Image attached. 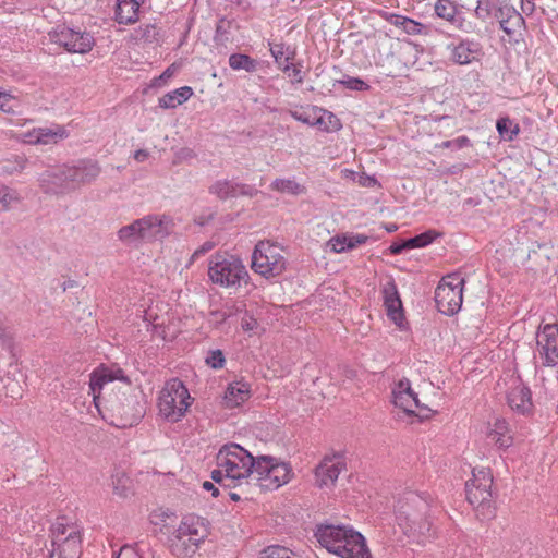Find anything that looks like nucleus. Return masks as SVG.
Instances as JSON below:
<instances>
[{
  "label": "nucleus",
  "mask_w": 558,
  "mask_h": 558,
  "mask_svg": "<svg viewBox=\"0 0 558 558\" xmlns=\"http://www.w3.org/2000/svg\"><path fill=\"white\" fill-rule=\"evenodd\" d=\"M100 173V167L97 162H87L73 171V181L84 184L96 179Z\"/></svg>",
  "instance_id": "33"
},
{
  "label": "nucleus",
  "mask_w": 558,
  "mask_h": 558,
  "mask_svg": "<svg viewBox=\"0 0 558 558\" xmlns=\"http://www.w3.org/2000/svg\"><path fill=\"white\" fill-rule=\"evenodd\" d=\"M315 536L322 547L340 558H372L364 536L348 525H319Z\"/></svg>",
  "instance_id": "3"
},
{
  "label": "nucleus",
  "mask_w": 558,
  "mask_h": 558,
  "mask_svg": "<svg viewBox=\"0 0 558 558\" xmlns=\"http://www.w3.org/2000/svg\"><path fill=\"white\" fill-rule=\"evenodd\" d=\"M117 558H142V556L134 546L125 545L121 547Z\"/></svg>",
  "instance_id": "50"
},
{
  "label": "nucleus",
  "mask_w": 558,
  "mask_h": 558,
  "mask_svg": "<svg viewBox=\"0 0 558 558\" xmlns=\"http://www.w3.org/2000/svg\"><path fill=\"white\" fill-rule=\"evenodd\" d=\"M391 396L393 405L409 417L415 416L420 420H426L436 413L435 410L420 401L408 378L395 383Z\"/></svg>",
  "instance_id": "10"
},
{
  "label": "nucleus",
  "mask_w": 558,
  "mask_h": 558,
  "mask_svg": "<svg viewBox=\"0 0 558 558\" xmlns=\"http://www.w3.org/2000/svg\"><path fill=\"white\" fill-rule=\"evenodd\" d=\"M288 76L291 83L301 84L304 81L303 64L301 62L292 63L291 61L279 66Z\"/></svg>",
  "instance_id": "39"
},
{
  "label": "nucleus",
  "mask_w": 558,
  "mask_h": 558,
  "mask_svg": "<svg viewBox=\"0 0 558 558\" xmlns=\"http://www.w3.org/2000/svg\"><path fill=\"white\" fill-rule=\"evenodd\" d=\"M270 187L274 191L291 195H298L304 192V187L291 179H276Z\"/></svg>",
  "instance_id": "37"
},
{
  "label": "nucleus",
  "mask_w": 558,
  "mask_h": 558,
  "mask_svg": "<svg viewBox=\"0 0 558 558\" xmlns=\"http://www.w3.org/2000/svg\"><path fill=\"white\" fill-rule=\"evenodd\" d=\"M537 351L546 366L558 364V326L546 324L537 336Z\"/></svg>",
  "instance_id": "14"
},
{
  "label": "nucleus",
  "mask_w": 558,
  "mask_h": 558,
  "mask_svg": "<svg viewBox=\"0 0 558 558\" xmlns=\"http://www.w3.org/2000/svg\"><path fill=\"white\" fill-rule=\"evenodd\" d=\"M229 65L235 71L245 70L246 72H253L256 70L255 61L247 54L242 53L231 54L229 58Z\"/></svg>",
  "instance_id": "38"
},
{
  "label": "nucleus",
  "mask_w": 558,
  "mask_h": 558,
  "mask_svg": "<svg viewBox=\"0 0 558 558\" xmlns=\"http://www.w3.org/2000/svg\"><path fill=\"white\" fill-rule=\"evenodd\" d=\"M210 534L209 522L199 515L184 517L174 532L169 536L171 553L178 558H190Z\"/></svg>",
  "instance_id": "5"
},
{
  "label": "nucleus",
  "mask_w": 558,
  "mask_h": 558,
  "mask_svg": "<svg viewBox=\"0 0 558 558\" xmlns=\"http://www.w3.org/2000/svg\"><path fill=\"white\" fill-rule=\"evenodd\" d=\"M437 236H438V233L436 231L428 230V231L421 233L412 239H409L408 241H405V245H409V248L424 247V246L430 244Z\"/></svg>",
  "instance_id": "43"
},
{
  "label": "nucleus",
  "mask_w": 558,
  "mask_h": 558,
  "mask_svg": "<svg viewBox=\"0 0 558 558\" xmlns=\"http://www.w3.org/2000/svg\"><path fill=\"white\" fill-rule=\"evenodd\" d=\"M464 279L459 274H450L440 280L435 291V301L439 312L453 315L461 308Z\"/></svg>",
  "instance_id": "12"
},
{
  "label": "nucleus",
  "mask_w": 558,
  "mask_h": 558,
  "mask_svg": "<svg viewBox=\"0 0 558 558\" xmlns=\"http://www.w3.org/2000/svg\"><path fill=\"white\" fill-rule=\"evenodd\" d=\"M256 456L236 442L221 446L216 456L217 468L211 472V478L229 487L247 485L253 477Z\"/></svg>",
  "instance_id": "2"
},
{
  "label": "nucleus",
  "mask_w": 558,
  "mask_h": 558,
  "mask_svg": "<svg viewBox=\"0 0 558 558\" xmlns=\"http://www.w3.org/2000/svg\"><path fill=\"white\" fill-rule=\"evenodd\" d=\"M481 54V48L473 40H461L458 45L451 47V59L458 64H469L476 60Z\"/></svg>",
  "instance_id": "24"
},
{
  "label": "nucleus",
  "mask_w": 558,
  "mask_h": 558,
  "mask_svg": "<svg viewBox=\"0 0 558 558\" xmlns=\"http://www.w3.org/2000/svg\"><path fill=\"white\" fill-rule=\"evenodd\" d=\"M386 76L395 77L396 75L391 72L385 73Z\"/></svg>",
  "instance_id": "63"
},
{
  "label": "nucleus",
  "mask_w": 558,
  "mask_h": 558,
  "mask_svg": "<svg viewBox=\"0 0 558 558\" xmlns=\"http://www.w3.org/2000/svg\"><path fill=\"white\" fill-rule=\"evenodd\" d=\"M368 240V236L361 233H341L332 236L328 242L327 246L335 253H344L352 251Z\"/></svg>",
  "instance_id": "22"
},
{
  "label": "nucleus",
  "mask_w": 558,
  "mask_h": 558,
  "mask_svg": "<svg viewBox=\"0 0 558 558\" xmlns=\"http://www.w3.org/2000/svg\"><path fill=\"white\" fill-rule=\"evenodd\" d=\"M68 132L63 126L56 125L54 128H38L29 132L22 133L19 138L26 144H56L65 138Z\"/></svg>",
  "instance_id": "17"
},
{
  "label": "nucleus",
  "mask_w": 558,
  "mask_h": 558,
  "mask_svg": "<svg viewBox=\"0 0 558 558\" xmlns=\"http://www.w3.org/2000/svg\"><path fill=\"white\" fill-rule=\"evenodd\" d=\"M175 72H177L175 65L171 64L162 72V74H160L159 76L155 77L151 81V86L153 87H161V86L166 85L167 82L175 74Z\"/></svg>",
  "instance_id": "47"
},
{
  "label": "nucleus",
  "mask_w": 558,
  "mask_h": 558,
  "mask_svg": "<svg viewBox=\"0 0 558 558\" xmlns=\"http://www.w3.org/2000/svg\"><path fill=\"white\" fill-rule=\"evenodd\" d=\"M112 493L120 499H126L134 495L133 480L124 472H117L111 477Z\"/></svg>",
  "instance_id": "29"
},
{
  "label": "nucleus",
  "mask_w": 558,
  "mask_h": 558,
  "mask_svg": "<svg viewBox=\"0 0 558 558\" xmlns=\"http://www.w3.org/2000/svg\"><path fill=\"white\" fill-rule=\"evenodd\" d=\"M17 99L12 94L2 90L0 87V110L7 113L14 112Z\"/></svg>",
  "instance_id": "45"
},
{
  "label": "nucleus",
  "mask_w": 558,
  "mask_h": 558,
  "mask_svg": "<svg viewBox=\"0 0 558 558\" xmlns=\"http://www.w3.org/2000/svg\"><path fill=\"white\" fill-rule=\"evenodd\" d=\"M377 183V181L374 178H367L366 182L363 183L364 185L373 186Z\"/></svg>",
  "instance_id": "58"
},
{
  "label": "nucleus",
  "mask_w": 558,
  "mask_h": 558,
  "mask_svg": "<svg viewBox=\"0 0 558 558\" xmlns=\"http://www.w3.org/2000/svg\"><path fill=\"white\" fill-rule=\"evenodd\" d=\"M205 362L213 369H221L226 364V357L221 350H211L208 352Z\"/></svg>",
  "instance_id": "44"
},
{
  "label": "nucleus",
  "mask_w": 558,
  "mask_h": 558,
  "mask_svg": "<svg viewBox=\"0 0 558 558\" xmlns=\"http://www.w3.org/2000/svg\"><path fill=\"white\" fill-rule=\"evenodd\" d=\"M7 395H9L13 399L22 398V388L16 381L9 383L7 385Z\"/></svg>",
  "instance_id": "51"
},
{
  "label": "nucleus",
  "mask_w": 558,
  "mask_h": 558,
  "mask_svg": "<svg viewBox=\"0 0 558 558\" xmlns=\"http://www.w3.org/2000/svg\"><path fill=\"white\" fill-rule=\"evenodd\" d=\"M287 267L283 247L271 241H259L252 253V270L266 279L280 276Z\"/></svg>",
  "instance_id": "8"
},
{
  "label": "nucleus",
  "mask_w": 558,
  "mask_h": 558,
  "mask_svg": "<svg viewBox=\"0 0 558 558\" xmlns=\"http://www.w3.org/2000/svg\"><path fill=\"white\" fill-rule=\"evenodd\" d=\"M21 197L15 190L0 183V211H8L19 204Z\"/></svg>",
  "instance_id": "36"
},
{
  "label": "nucleus",
  "mask_w": 558,
  "mask_h": 558,
  "mask_svg": "<svg viewBox=\"0 0 558 558\" xmlns=\"http://www.w3.org/2000/svg\"><path fill=\"white\" fill-rule=\"evenodd\" d=\"M442 146L447 147V148L453 147V143H452V141H447V142L442 143Z\"/></svg>",
  "instance_id": "60"
},
{
  "label": "nucleus",
  "mask_w": 558,
  "mask_h": 558,
  "mask_svg": "<svg viewBox=\"0 0 558 558\" xmlns=\"http://www.w3.org/2000/svg\"><path fill=\"white\" fill-rule=\"evenodd\" d=\"M47 35H48V36H51V35H58V34H57L54 31H49V32L47 33Z\"/></svg>",
  "instance_id": "62"
},
{
  "label": "nucleus",
  "mask_w": 558,
  "mask_h": 558,
  "mask_svg": "<svg viewBox=\"0 0 558 558\" xmlns=\"http://www.w3.org/2000/svg\"><path fill=\"white\" fill-rule=\"evenodd\" d=\"M203 488L207 492H211V495L214 497H217L219 495V489L209 481H205L203 483Z\"/></svg>",
  "instance_id": "55"
},
{
  "label": "nucleus",
  "mask_w": 558,
  "mask_h": 558,
  "mask_svg": "<svg viewBox=\"0 0 558 558\" xmlns=\"http://www.w3.org/2000/svg\"><path fill=\"white\" fill-rule=\"evenodd\" d=\"M506 399L510 409L521 415L533 413L534 404L530 388L519 376L511 375L507 380Z\"/></svg>",
  "instance_id": "13"
},
{
  "label": "nucleus",
  "mask_w": 558,
  "mask_h": 558,
  "mask_svg": "<svg viewBox=\"0 0 558 558\" xmlns=\"http://www.w3.org/2000/svg\"><path fill=\"white\" fill-rule=\"evenodd\" d=\"M207 276L211 284L230 290H239L251 280L242 258L227 252H216L208 258Z\"/></svg>",
  "instance_id": "4"
},
{
  "label": "nucleus",
  "mask_w": 558,
  "mask_h": 558,
  "mask_svg": "<svg viewBox=\"0 0 558 558\" xmlns=\"http://www.w3.org/2000/svg\"><path fill=\"white\" fill-rule=\"evenodd\" d=\"M381 294L388 318L398 329H407L408 322L396 283L392 280L386 282L383 287Z\"/></svg>",
  "instance_id": "15"
},
{
  "label": "nucleus",
  "mask_w": 558,
  "mask_h": 558,
  "mask_svg": "<svg viewBox=\"0 0 558 558\" xmlns=\"http://www.w3.org/2000/svg\"><path fill=\"white\" fill-rule=\"evenodd\" d=\"M493 474L488 468H474L465 484L466 500L484 518L493 514Z\"/></svg>",
  "instance_id": "9"
},
{
  "label": "nucleus",
  "mask_w": 558,
  "mask_h": 558,
  "mask_svg": "<svg viewBox=\"0 0 558 558\" xmlns=\"http://www.w3.org/2000/svg\"><path fill=\"white\" fill-rule=\"evenodd\" d=\"M192 403L193 398L185 385L172 378L158 392V415L168 423H179L186 416Z\"/></svg>",
  "instance_id": "6"
},
{
  "label": "nucleus",
  "mask_w": 558,
  "mask_h": 558,
  "mask_svg": "<svg viewBox=\"0 0 558 558\" xmlns=\"http://www.w3.org/2000/svg\"><path fill=\"white\" fill-rule=\"evenodd\" d=\"M345 470L344 460L339 456H327L315 469V484L319 488L331 489Z\"/></svg>",
  "instance_id": "16"
},
{
  "label": "nucleus",
  "mask_w": 558,
  "mask_h": 558,
  "mask_svg": "<svg viewBox=\"0 0 558 558\" xmlns=\"http://www.w3.org/2000/svg\"><path fill=\"white\" fill-rule=\"evenodd\" d=\"M253 477L262 490L274 492L294 478L290 461L271 454L256 456Z\"/></svg>",
  "instance_id": "7"
},
{
  "label": "nucleus",
  "mask_w": 558,
  "mask_h": 558,
  "mask_svg": "<svg viewBox=\"0 0 558 558\" xmlns=\"http://www.w3.org/2000/svg\"><path fill=\"white\" fill-rule=\"evenodd\" d=\"M142 241H151L168 232L169 221L165 217L146 216L140 219Z\"/></svg>",
  "instance_id": "21"
},
{
  "label": "nucleus",
  "mask_w": 558,
  "mask_h": 558,
  "mask_svg": "<svg viewBox=\"0 0 558 558\" xmlns=\"http://www.w3.org/2000/svg\"><path fill=\"white\" fill-rule=\"evenodd\" d=\"M486 437L500 449H507L513 444L509 424L504 418H495L486 429Z\"/></svg>",
  "instance_id": "20"
},
{
  "label": "nucleus",
  "mask_w": 558,
  "mask_h": 558,
  "mask_svg": "<svg viewBox=\"0 0 558 558\" xmlns=\"http://www.w3.org/2000/svg\"><path fill=\"white\" fill-rule=\"evenodd\" d=\"M72 35H83L81 32H73Z\"/></svg>",
  "instance_id": "64"
},
{
  "label": "nucleus",
  "mask_w": 558,
  "mask_h": 558,
  "mask_svg": "<svg viewBox=\"0 0 558 558\" xmlns=\"http://www.w3.org/2000/svg\"><path fill=\"white\" fill-rule=\"evenodd\" d=\"M403 48H405V49L410 48L411 49L412 48V44L410 41L405 40V41H403Z\"/></svg>",
  "instance_id": "61"
},
{
  "label": "nucleus",
  "mask_w": 558,
  "mask_h": 558,
  "mask_svg": "<svg viewBox=\"0 0 558 558\" xmlns=\"http://www.w3.org/2000/svg\"><path fill=\"white\" fill-rule=\"evenodd\" d=\"M512 122L509 118H500L497 121L496 128L500 136H507V140L511 141L519 133V126L514 125L513 130H511L510 134H508Z\"/></svg>",
  "instance_id": "46"
},
{
  "label": "nucleus",
  "mask_w": 558,
  "mask_h": 558,
  "mask_svg": "<svg viewBox=\"0 0 558 558\" xmlns=\"http://www.w3.org/2000/svg\"><path fill=\"white\" fill-rule=\"evenodd\" d=\"M403 248H409V245H405V242L403 244H393L390 246V251L392 254H399L402 252Z\"/></svg>",
  "instance_id": "56"
},
{
  "label": "nucleus",
  "mask_w": 558,
  "mask_h": 558,
  "mask_svg": "<svg viewBox=\"0 0 558 558\" xmlns=\"http://www.w3.org/2000/svg\"><path fill=\"white\" fill-rule=\"evenodd\" d=\"M53 44L57 46L54 49H49V53L58 54L61 51L69 53H87L89 52L95 43L93 37H56Z\"/></svg>",
  "instance_id": "19"
},
{
  "label": "nucleus",
  "mask_w": 558,
  "mask_h": 558,
  "mask_svg": "<svg viewBox=\"0 0 558 558\" xmlns=\"http://www.w3.org/2000/svg\"><path fill=\"white\" fill-rule=\"evenodd\" d=\"M210 193L215 194L219 198H227L241 194L242 187L231 181L221 180L210 186Z\"/></svg>",
  "instance_id": "34"
},
{
  "label": "nucleus",
  "mask_w": 558,
  "mask_h": 558,
  "mask_svg": "<svg viewBox=\"0 0 558 558\" xmlns=\"http://www.w3.org/2000/svg\"><path fill=\"white\" fill-rule=\"evenodd\" d=\"M251 396V385L243 380H236L228 385L223 400L227 408L233 409L245 403Z\"/></svg>",
  "instance_id": "23"
},
{
  "label": "nucleus",
  "mask_w": 558,
  "mask_h": 558,
  "mask_svg": "<svg viewBox=\"0 0 558 558\" xmlns=\"http://www.w3.org/2000/svg\"><path fill=\"white\" fill-rule=\"evenodd\" d=\"M239 326L241 331L247 337H259L265 332V328L262 326L259 320L248 311H244L240 316Z\"/></svg>",
  "instance_id": "32"
},
{
  "label": "nucleus",
  "mask_w": 558,
  "mask_h": 558,
  "mask_svg": "<svg viewBox=\"0 0 558 558\" xmlns=\"http://www.w3.org/2000/svg\"><path fill=\"white\" fill-rule=\"evenodd\" d=\"M229 496L233 501H239L241 499V496L234 492L230 493Z\"/></svg>",
  "instance_id": "59"
},
{
  "label": "nucleus",
  "mask_w": 558,
  "mask_h": 558,
  "mask_svg": "<svg viewBox=\"0 0 558 558\" xmlns=\"http://www.w3.org/2000/svg\"><path fill=\"white\" fill-rule=\"evenodd\" d=\"M387 21L396 27V31L403 32L407 35H418L422 32L420 23L402 15L389 14Z\"/></svg>",
  "instance_id": "30"
},
{
  "label": "nucleus",
  "mask_w": 558,
  "mask_h": 558,
  "mask_svg": "<svg viewBox=\"0 0 558 558\" xmlns=\"http://www.w3.org/2000/svg\"><path fill=\"white\" fill-rule=\"evenodd\" d=\"M476 14L480 16V17H485L487 15V11L482 7V5H478L476 8Z\"/></svg>",
  "instance_id": "57"
},
{
  "label": "nucleus",
  "mask_w": 558,
  "mask_h": 558,
  "mask_svg": "<svg viewBox=\"0 0 558 558\" xmlns=\"http://www.w3.org/2000/svg\"><path fill=\"white\" fill-rule=\"evenodd\" d=\"M270 51L278 66L292 61L296 53V47L284 37H275L270 43Z\"/></svg>",
  "instance_id": "26"
},
{
  "label": "nucleus",
  "mask_w": 558,
  "mask_h": 558,
  "mask_svg": "<svg viewBox=\"0 0 558 558\" xmlns=\"http://www.w3.org/2000/svg\"><path fill=\"white\" fill-rule=\"evenodd\" d=\"M320 107L317 106H306L300 107L290 111V114L296 121H300L304 124L313 126L315 123L316 116L318 114Z\"/></svg>",
  "instance_id": "35"
},
{
  "label": "nucleus",
  "mask_w": 558,
  "mask_h": 558,
  "mask_svg": "<svg viewBox=\"0 0 558 558\" xmlns=\"http://www.w3.org/2000/svg\"><path fill=\"white\" fill-rule=\"evenodd\" d=\"M317 113L318 114L316 116L313 126H316L318 130L324 132H336L342 128L340 119H338L332 112L320 108Z\"/></svg>",
  "instance_id": "31"
},
{
  "label": "nucleus",
  "mask_w": 558,
  "mask_h": 558,
  "mask_svg": "<svg viewBox=\"0 0 558 558\" xmlns=\"http://www.w3.org/2000/svg\"><path fill=\"white\" fill-rule=\"evenodd\" d=\"M436 14L449 22H453L457 13L456 4L451 0H438L435 5Z\"/></svg>",
  "instance_id": "41"
},
{
  "label": "nucleus",
  "mask_w": 558,
  "mask_h": 558,
  "mask_svg": "<svg viewBox=\"0 0 558 558\" xmlns=\"http://www.w3.org/2000/svg\"><path fill=\"white\" fill-rule=\"evenodd\" d=\"M194 92L190 86H183L165 94L158 98V106L162 109H174L187 101Z\"/></svg>",
  "instance_id": "28"
},
{
  "label": "nucleus",
  "mask_w": 558,
  "mask_h": 558,
  "mask_svg": "<svg viewBox=\"0 0 558 558\" xmlns=\"http://www.w3.org/2000/svg\"><path fill=\"white\" fill-rule=\"evenodd\" d=\"M258 558H296V555L284 546H268L260 551Z\"/></svg>",
  "instance_id": "42"
},
{
  "label": "nucleus",
  "mask_w": 558,
  "mask_h": 558,
  "mask_svg": "<svg viewBox=\"0 0 558 558\" xmlns=\"http://www.w3.org/2000/svg\"><path fill=\"white\" fill-rule=\"evenodd\" d=\"M499 24L507 35L521 33L524 28V19L514 8L504 7L499 10Z\"/></svg>",
  "instance_id": "25"
},
{
  "label": "nucleus",
  "mask_w": 558,
  "mask_h": 558,
  "mask_svg": "<svg viewBox=\"0 0 558 558\" xmlns=\"http://www.w3.org/2000/svg\"><path fill=\"white\" fill-rule=\"evenodd\" d=\"M453 147L456 148H463L465 146L470 145V140L466 136H459L454 140H452Z\"/></svg>",
  "instance_id": "53"
},
{
  "label": "nucleus",
  "mask_w": 558,
  "mask_h": 558,
  "mask_svg": "<svg viewBox=\"0 0 558 558\" xmlns=\"http://www.w3.org/2000/svg\"><path fill=\"white\" fill-rule=\"evenodd\" d=\"M521 10L524 14L531 15L535 11V1L521 0Z\"/></svg>",
  "instance_id": "52"
},
{
  "label": "nucleus",
  "mask_w": 558,
  "mask_h": 558,
  "mask_svg": "<svg viewBox=\"0 0 558 558\" xmlns=\"http://www.w3.org/2000/svg\"><path fill=\"white\" fill-rule=\"evenodd\" d=\"M153 333L166 341H171L181 332V320L173 312L156 316L153 320Z\"/></svg>",
  "instance_id": "18"
},
{
  "label": "nucleus",
  "mask_w": 558,
  "mask_h": 558,
  "mask_svg": "<svg viewBox=\"0 0 558 558\" xmlns=\"http://www.w3.org/2000/svg\"><path fill=\"white\" fill-rule=\"evenodd\" d=\"M119 239L125 242L142 241L140 219L122 227L118 232Z\"/></svg>",
  "instance_id": "40"
},
{
  "label": "nucleus",
  "mask_w": 558,
  "mask_h": 558,
  "mask_svg": "<svg viewBox=\"0 0 558 558\" xmlns=\"http://www.w3.org/2000/svg\"><path fill=\"white\" fill-rule=\"evenodd\" d=\"M149 153L145 149H138L134 153V159L137 162H144L148 159Z\"/></svg>",
  "instance_id": "54"
},
{
  "label": "nucleus",
  "mask_w": 558,
  "mask_h": 558,
  "mask_svg": "<svg viewBox=\"0 0 558 558\" xmlns=\"http://www.w3.org/2000/svg\"><path fill=\"white\" fill-rule=\"evenodd\" d=\"M142 0H118L116 19L119 24H131L138 20Z\"/></svg>",
  "instance_id": "27"
},
{
  "label": "nucleus",
  "mask_w": 558,
  "mask_h": 558,
  "mask_svg": "<svg viewBox=\"0 0 558 558\" xmlns=\"http://www.w3.org/2000/svg\"><path fill=\"white\" fill-rule=\"evenodd\" d=\"M169 518H170V514L163 509L154 510L149 514V520L155 525L165 523L167 521V519H169Z\"/></svg>",
  "instance_id": "49"
},
{
  "label": "nucleus",
  "mask_w": 558,
  "mask_h": 558,
  "mask_svg": "<svg viewBox=\"0 0 558 558\" xmlns=\"http://www.w3.org/2000/svg\"><path fill=\"white\" fill-rule=\"evenodd\" d=\"M89 389L95 407L112 425L119 428L131 427L143 416L136 389L121 368L97 367L90 374Z\"/></svg>",
  "instance_id": "1"
},
{
  "label": "nucleus",
  "mask_w": 558,
  "mask_h": 558,
  "mask_svg": "<svg viewBox=\"0 0 558 558\" xmlns=\"http://www.w3.org/2000/svg\"><path fill=\"white\" fill-rule=\"evenodd\" d=\"M52 549L50 558H80L82 534L77 526L57 522L52 530Z\"/></svg>",
  "instance_id": "11"
},
{
  "label": "nucleus",
  "mask_w": 558,
  "mask_h": 558,
  "mask_svg": "<svg viewBox=\"0 0 558 558\" xmlns=\"http://www.w3.org/2000/svg\"><path fill=\"white\" fill-rule=\"evenodd\" d=\"M340 84L352 90H368L369 85L363 80L356 77H348L340 81Z\"/></svg>",
  "instance_id": "48"
}]
</instances>
